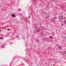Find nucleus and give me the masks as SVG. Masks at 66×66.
<instances>
[{
    "instance_id": "20e7f679",
    "label": "nucleus",
    "mask_w": 66,
    "mask_h": 66,
    "mask_svg": "<svg viewBox=\"0 0 66 66\" xmlns=\"http://www.w3.org/2000/svg\"><path fill=\"white\" fill-rule=\"evenodd\" d=\"M59 48H60V49H61V48H62V47L61 46H60L59 47Z\"/></svg>"
},
{
    "instance_id": "f257e3e1",
    "label": "nucleus",
    "mask_w": 66,
    "mask_h": 66,
    "mask_svg": "<svg viewBox=\"0 0 66 66\" xmlns=\"http://www.w3.org/2000/svg\"><path fill=\"white\" fill-rule=\"evenodd\" d=\"M12 17H16L15 15L14 14L12 15Z\"/></svg>"
},
{
    "instance_id": "f03ea898",
    "label": "nucleus",
    "mask_w": 66,
    "mask_h": 66,
    "mask_svg": "<svg viewBox=\"0 0 66 66\" xmlns=\"http://www.w3.org/2000/svg\"><path fill=\"white\" fill-rule=\"evenodd\" d=\"M37 32H39V29H38L37 30Z\"/></svg>"
},
{
    "instance_id": "423d86ee",
    "label": "nucleus",
    "mask_w": 66,
    "mask_h": 66,
    "mask_svg": "<svg viewBox=\"0 0 66 66\" xmlns=\"http://www.w3.org/2000/svg\"><path fill=\"white\" fill-rule=\"evenodd\" d=\"M7 30H8V31H9L10 30V29H9L8 28L7 29Z\"/></svg>"
},
{
    "instance_id": "1a4fd4ad",
    "label": "nucleus",
    "mask_w": 66,
    "mask_h": 66,
    "mask_svg": "<svg viewBox=\"0 0 66 66\" xmlns=\"http://www.w3.org/2000/svg\"><path fill=\"white\" fill-rule=\"evenodd\" d=\"M56 18V17H54V18Z\"/></svg>"
},
{
    "instance_id": "0eeeda50",
    "label": "nucleus",
    "mask_w": 66,
    "mask_h": 66,
    "mask_svg": "<svg viewBox=\"0 0 66 66\" xmlns=\"http://www.w3.org/2000/svg\"><path fill=\"white\" fill-rule=\"evenodd\" d=\"M64 22H65V23H66V21H64Z\"/></svg>"
},
{
    "instance_id": "6e6552de",
    "label": "nucleus",
    "mask_w": 66,
    "mask_h": 66,
    "mask_svg": "<svg viewBox=\"0 0 66 66\" xmlns=\"http://www.w3.org/2000/svg\"><path fill=\"white\" fill-rule=\"evenodd\" d=\"M1 30H0V32H1Z\"/></svg>"
},
{
    "instance_id": "39448f33",
    "label": "nucleus",
    "mask_w": 66,
    "mask_h": 66,
    "mask_svg": "<svg viewBox=\"0 0 66 66\" xmlns=\"http://www.w3.org/2000/svg\"><path fill=\"white\" fill-rule=\"evenodd\" d=\"M51 39H52V38H53V37H51Z\"/></svg>"
},
{
    "instance_id": "7ed1b4c3",
    "label": "nucleus",
    "mask_w": 66,
    "mask_h": 66,
    "mask_svg": "<svg viewBox=\"0 0 66 66\" xmlns=\"http://www.w3.org/2000/svg\"><path fill=\"white\" fill-rule=\"evenodd\" d=\"M3 38L2 37H0V39H2Z\"/></svg>"
}]
</instances>
